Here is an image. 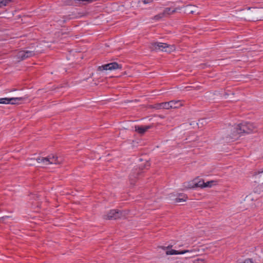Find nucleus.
<instances>
[{
	"label": "nucleus",
	"mask_w": 263,
	"mask_h": 263,
	"mask_svg": "<svg viewBox=\"0 0 263 263\" xmlns=\"http://www.w3.org/2000/svg\"><path fill=\"white\" fill-rule=\"evenodd\" d=\"M11 2V0H0V8L6 6Z\"/></svg>",
	"instance_id": "nucleus-18"
},
{
	"label": "nucleus",
	"mask_w": 263,
	"mask_h": 263,
	"mask_svg": "<svg viewBox=\"0 0 263 263\" xmlns=\"http://www.w3.org/2000/svg\"><path fill=\"white\" fill-rule=\"evenodd\" d=\"M28 97L27 96L22 97H16V98H3L2 100L4 102H3V104H19L20 102L24 101Z\"/></svg>",
	"instance_id": "nucleus-5"
},
{
	"label": "nucleus",
	"mask_w": 263,
	"mask_h": 263,
	"mask_svg": "<svg viewBox=\"0 0 263 263\" xmlns=\"http://www.w3.org/2000/svg\"><path fill=\"white\" fill-rule=\"evenodd\" d=\"M121 66L119 65L118 63L116 62H113L111 63H109L107 64H105L101 66H99L98 68V70L103 71V70H112L117 69L121 68Z\"/></svg>",
	"instance_id": "nucleus-7"
},
{
	"label": "nucleus",
	"mask_w": 263,
	"mask_h": 263,
	"mask_svg": "<svg viewBox=\"0 0 263 263\" xmlns=\"http://www.w3.org/2000/svg\"><path fill=\"white\" fill-rule=\"evenodd\" d=\"M35 161L40 164L41 166L45 167L49 164H61L62 160L55 155H50L46 157H39L35 160L33 158L29 159L27 160V164L29 165H34L35 164Z\"/></svg>",
	"instance_id": "nucleus-2"
},
{
	"label": "nucleus",
	"mask_w": 263,
	"mask_h": 263,
	"mask_svg": "<svg viewBox=\"0 0 263 263\" xmlns=\"http://www.w3.org/2000/svg\"><path fill=\"white\" fill-rule=\"evenodd\" d=\"M185 201V200L182 198H176L175 199V202L177 203L181 202L182 201Z\"/></svg>",
	"instance_id": "nucleus-23"
},
{
	"label": "nucleus",
	"mask_w": 263,
	"mask_h": 263,
	"mask_svg": "<svg viewBox=\"0 0 263 263\" xmlns=\"http://www.w3.org/2000/svg\"><path fill=\"white\" fill-rule=\"evenodd\" d=\"M157 109H169L171 108V104L170 101L168 102H163L160 103L158 105V106L156 107Z\"/></svg>",
	"instance_id": "nucleus-15"
},
{
	"label": "nucleus",
	"mask_w": 263,
	"mask_h": 263,
	"mask_svg": "<svg viewBox=\"0 0 263 263\" xmlns=\"http://www.w3.org/2000/svg\"><path fill=\"white\" fill-rule=\"evenodd\" d=\"M122 215V212L117 210H110L106 215H104V218L106 219H117Z\"/></svg>",
	"instance_id": "nucleus-6"
},
{
	"label": "nucleus",
	"mask_w": 263,
	"mask_h": 263,
	"mask_svg": "<svg viewBox=\"0 0 263 263\" xmlns=\"http://www.w3.org/2000/svg\"><path fill=\"white\" fill-rule=\"evenodd\" d=\"M5 101H3V100H2V98H0V104H3V102H4Z\"/></svg>",
	"instance_id": "nucleus-26"
},
{
	"label": "nucleus",
	"mask_w": 263,
	"mask_h": 263,
	"mask_svg": "<svg viewBox=\"0 0 263 263\" xmlns=\"http://www.w3.org/2000/svg\"><path fill=\"white\" fill-rule=\"evenodd\" d=\"M96 1V0H68L65 3H66V5H73L75 3H77V2H80V4L82 2V3H83L84 4H86L92 3Z\"/></svg>",
	"instance_id": "nucleus-12"
},
{
	"label": "nucleus",
	"mask_w": 263,
	"mask_h": 263,
	"mask_svg": "<svg viewBox=\"0 0 263 263\" xmlns=\"http://www.w3.org/2000/svg\"><path fill=\"white\" fill-rule=\"evenodd\" d=\"M139 174V171H133L132 172V174L130 176V179H133V178H136V176Z\"/></svg>",
	"instance_id": "nucleus-21"
},
{
	"label": "nucleus",
	"mask_w": 263,
	"mask_h": 263,
	"mask_svg": "<svg viewBox=\"0 0 263 263\" xmlns=\"http://www.w3.org/2000/svg\"><path fill=\"white\" fill-rule=\"evenodd\" d=\"M260 176V177L263 178V171L261 172Z\"/></svg>",
	"instance_id": "nucleus-25"
},
{
	"label": "nucleus",
	"mask_w": 263,
	"mask_h": 263,
	"mask_svg": "<svg viewBox=\"0 0 263 263\" xmlns=\"http://www.w3.org/2000/svg\"><path fill=\"white\" fill-rule=\"evenodd\" d=\"M153 0H142L141 2L143 3L144 4H149L153 3ZM141 2L139 1V3H140Z\"/></svg>",
	"instance_id": "nucleus-22"
},
{
	"label": "nucleus",
	"mask_w": 263,
	"mask_h": 263,
	"mask_svg": "<svg viewBox=\"0 0 263 263\" xmlns=\"http://www.w3.org/2000/svg\"><path fill=\"white\" fill-rule=\"evenodd\" d=\"M189 252V250H184L182 251H179L175 250H168L166 252V255H177V254H183L185 253Z\"/></svg>",
	"instance_id": "nucleus-14"
},
{
	"label": "nucleus",
	"mask_w": 263,
	"mask_h": 263,
	"mask_svg": "<svg viewBox=\"0 0 263 263\" xmlns=\"http://www.w3.org/2000/svg\"><path fill=\"white\" fill-rule=\"evenodd\" d=\"M185 12L190 14L197 13L199 14L200 13V12L198 11L197 7L194 5H187L185 6Z\"/></svg>",
	"instance_id": "nucleus-10"
},
{
	"label": "nucleus",
	"mask_w": 263,
	"mask_h": 263,
	"mask_svg": "<svg viewBox=\"0 0 263 263\" xmlns=\"http://www.w3.org/2000/svg\"><path fill=\"white\" fill-rule=\"evenodd\" d=\"M247 18L249 20H263V9L253 8L248 12Z\"/></svg>",
	"instance_id": "nucleus-4"
},
{
	"label": "nucleus",
	"mask_w": 263,
	"mask_h": 263,
	"mask_svg": "<svg viewBox=\"0 0 263 263\" xmlns=\"http://www.w3.org/2000/svg\"><path fill=\"white\" fill-rule=\"evenodd\" d=\"M214 184H215L214 181L212 180V181H207L206 182H204V188L211 187Z\"/></svg>",
	"instance_id": "nucleus-19"
},
{
	"label": "nucleus",
	"mask_w": 263,
	"mask_h": 263,
	"mask_svg": "<svg viewBox=\"0 0 263 263\" xmlns=\"http://www.w3.org/2000/svg\"><path fill=\"white\" fill-rule=\"evenodd\" d=\"M180 8H176L174 9H172L171 8H166L163 10V13L166 17L170 16V15L174 13L177 11V10L180 9Z\"/></svg>",
	"instance_id": "nucleus-13"
},
{
	"label": "nucleus",
	"mask_w": 263,
	"mask_h": 263,
	"mask_svg": "<svg viewBox=\"0 0 263 263\" xmlns=\"http://www.w3.org/2000/svg\"><path fill=\"white\" fill-rule=\"evenodd\" d=\"M204 182L203 181V180H200L198 181H197L196 180H195L194 181L189 183L187 187L190 189L195 188L197 187L204 188Z\"/></svg>",
	"instance_id": "nucleus-9"
},
{
	"label": "nucleus",
	"mask_w": 263,
	"mask_h": 263,
	"mask_svg": "<svg viewBox=\"0 0 263 263\" xmlns=\"http://www.w3.org/2000/svg\"><path fill=\"white\" fill-rule=\"evenodd\" d=\"M34 54L31 51H21L17 54V57L18 61L25 60L28 58L31 57Z\"/></svg>",
	"instance_id": "nucleus-8"
},
{
	"label": "nucleus",
	"mask_w": 263,
	"mask_h": 263,
	"mask_svg": "<svg viewBox=\"0 0 263 263\" xmlns=\"http://www.w3.org/2000/svg\"><path fill=\"white\" fill-rule=\"evenodd\" d=\"M150 48L152 50L156 51H164L170 53L176 50V47L174 45H168L166 43H153L151 44Z\"/></svg>",
	"instance_id": "nucleus-3"
},
{
	"label": "nucleus",
	"mask_w": 263,
	"mask_h": 263,
	"mask_svg": "<svg viewBox=\"0 0 263 263\" xmlns=\"http://www.w3.org/2000/svg\"><path fill=\"white\" fill-rule=\"evenodd\" d=\"M171 108H177L182 105V103L180 101H170Z\"/></svg>",
	"instance_id": "nucleus-16"
},
{
	"label": "nucleus",
	"mask_w": 263,
	"mask_h": 263,
	"mask_svg": "<svg viewBox=\"0 0 263 263\" xmlns=\"http://www.w3.org/2000/svg\"><path fill=\"white\" fill-rule=\"evenodd\" d=\"M9 218V216H5V217H2V218H1V220H2V221H3V220H5V219H7V218Z\"/></svg>",
	"instance_id": "nucleus-24"
},
{
	"label": "nucleus",
	"mask_w": 263,
	"mask_h": 263,
	"mask_svg": "<svg viewBox=\"0 0 263 263\" xmlns=\"http://www.w3.org/2000/svg\"><path fill=\"white\" fill-rule=\"evenodd\" d=\"M193 263H205V261L203 258H197L194 260Z\"/></svg>",
	"instance_id": "nucleus-20"
},
{
	"label": "nucleus",
	"mask_w": 263,
	"mask_h": 263,
	"mask_svg": "<svg viewBox=\"0 0 263 263\" xmlns=\"http://www.w3.org/2000/svg\"><path fill=\"white\" fill-rule=\"evenodd\" d=\"M149 163H148V162H147V163H146V166H149Z\"/></svg>",
	"instance_id": "nucleus-27"
},
{
	"label": "nucleus",
	"mask_w": 263,
	"mask_h": 263,
	"mask_svg": "<svg viewBox=\"0 0 263 263\" xmlns=\"http://www.w3.org/2000/svg\"><path fill=\"white\" fill-rule=\"evenodd\" d=\"M256 126L251 123L244 122L223 129L220 133L222 139L227 141L236 140L244 134H250L256 131Z\"/></svg>",
	"instance_id": "nucleus-1"
},
{
	"label": "nucleus",
	"mask_w": 263,
	"mask_h": 263,
	"mask_svg": "<svg viewBox=\"0 0 263 263\" xmlns=\"http://www.w3.org/2000/svg\"><path fill=\"white\" fill-rule=\"evenodd\" d=\"M151 126H135V130L136 132L140 135L144 134L148 129L151 128Z\"/></svg>",
	"instance_id": "nucleus-11"
},
{
	"label": "nucleus",
	"mask_w": 263,
	"mask_h": 263,
	"mask_svg": "<svg viewBox=\"0 0 263 263\" xmlns=\"http://www.w3.org/2000/svg\"><path fill=\"white\" fill-rule=\"evenodd\" d=\"M165 17L166 16H165V15L163 12L160 13L155 15V16H154L153 19L156 21H159V20H161L162 18H163V17Z\"/></svg>",
	"instance_id": "nucleus-17"
}]
</instances>
